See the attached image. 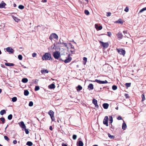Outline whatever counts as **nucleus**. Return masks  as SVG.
Masks as SVG:
<instances>
[{"label":"nucleus","instance_id":"1","mask_svg":"<svg viewBox=\"0 0 146 146\" xmlns=\"http://www.w3.org/2000/svg\"><path fill=\"white\" fill-rule=\"evenodd\" d=\"M43 60H51L52 58L51 54L49 53H46L42 57Z\"/></svg>","mask_w":146,"mask_h":146},{"label":"nucleus","instance_id":"2","mask_svg":"<svg viewBox=\"0 0 146 146\" xmlns=\"http://www.w3.org/2000/svg\"><path fill=\"white\" fill-rule=\"evenodd\" d=\"M60 52L56 51L53 52V56L55 59H58L60 56Z\"/></svg>","mask_w":146,"mask_h":146},{"label":"nucleus","instance_id":"3","mask_svg":"<svg viewBox=\"0 0 146 146\" xmlns=\"http://www.w3.org/2000/svg\"><path fill=\"white\" fill-rule=\"evenodd\" d=\"M58 38V35L55 33H52L50 36L49 39L52 40L53 39H57Z\"/></svg>","mask_w":146,"mask_h":146},{"label":"nucleus","instance_id":"4","mask_svg":"<svg viewBox=\"0 0 146 146\" xmlns=\"http://www.w3.org/2000/svg\"><path fill=\"white\" fill-rule=\"evenodd\" d=\"M54 112L52 110H50L48 112V114L50 115L52 121H54L55 120L54 117Z\"/></svg>","mask_w":146,"mask_h":146},{"label":"nucleus","instance_id":"5","mask_svg":"<svg viewBox=\"0 0 146 146\" xmlns=\"http://www.w3.org/2000/svg\"><path fill=\"white\" fill-rule=\"evenodd\" d=\"M117 50L118 53L120 55H122L124 56L125 54V50L122 48L117 49Z\"/></svg>","mask_w":146,"mask_h":146},{"label":"nucleus","instance_id":"6","mask_svg":"<svg viewBox=\"0 0 146 146\" xmlns=\"http://www.w3.org/2000/svg\"><path fill=\"white\" fill-rule=\"evenodd\" d=\"M99 42L101 44V46L104 48H107L109 46V44L107 42H104L101 41H100Z\"/></svg>","mask_w":146,"mask_h":146},{"label":"nucleus","instance_id":"7","mask_svg":"<svg viewBox=\"0 0 146 146\" xmlns=\"http://www.w3.org/2000/svg\"><path fill=\"white\" fill-rule=\"evenodd\" d=\"M93 82H96L100 84H107L108 83V82L106 80H105L104 81H101L97 79H96L94 81H93Z\"/></svg>","mask_w":146,"mask_h":146},{"label":"nucleus","instance_id":"8","mask_svg":"<svg viewBox=\"0 0 146 146\" xmlns=\"http://www.w3.org/2000/svg\"><path fill=\"white\" fill-rule=\"evenodd\" d=\"M108 116H106L105 117L103 121L104 124L106 125L107 126H108Z\"/></svg>","mask_w":146,"mask_h":146},{"label":"nucleus","instance_id":"9","mask_svg":"<svg viewBox=\"0 0 146 146\" xmlns=\"http://www.w3.org/2000/svg\"><path fill=\"white\" fill-rule=\"evenodd\" d=\"M116 36L119 40L122 39L123 37V35L120 32H119L118 33L116 34Z\"/></svg>","mask_w":146,"mask_h":146},{"label":"nucleus","instance_id":"10","mask_svg":"<svg viewBox=\"0 0 146 146\" xmlns=\"http://www.w3.org/2000/svg\"><path fill=\"white\" fill-rule=\"evenodd\" d=\"M97 101L95 99H93L92 100V103L94 104L95 106V107L96 108H99V106L97 104Z\"/></svg>","mask_w":146,"mask_h":146},{"label":"nucleus","instance_id":"11","mask_svg":"<svg viewBox=\"0 0 146 146\" xmlns=\"http://www.w3.org/2000/svg\"><path fill=\"white\" fill-rule=\"evenodd\" d=\"M6 50L7 52L11 53H13L14 52V50L10 47L7 48Z\"/></svg>","mask_w":146,"mask_h":146},{"label":"nucleus","instance_id":"12","mask_svg":"<svg viewBox=\"0 0 146 146\" xmlns=\"http://www.w3.org/2000/svg\"><path fill=\"white\" fill-rule=\"evenodd\" d=\"M70 55V54H69L68 55L69 57L64 61L65 63H68L71 61L72 60V58L69 57Z\"/></svg>","mask_w":146,"mask_h":146},{"label":"nucleus","instance_id":"13","mask_svg":"<svg viewBox=\"0 0 146 146\" xmlns=\"http://www.w3.org/2000/svg\"><path fill=\"white\" fill-rule=\"evenodd\" d=\"M84 144L82 141L79 140L77 142V146H83Z\"/></svg>","mask_w":146,"mask_h":146},{"label":"nucleus","instance_id":"14","mask_svg":"<svg viewBox=\"0 0 146 146\" xmlns=\"http://www.w3.org/2000/svg\"><path fill=\"white\" fill-rule=\"evenodd\" d=\"M6 5V4L3 1H2L1 3H0V8H4Z\"/></svg>","mask_w":146,"mask_h":146},{"label":"nucleus","instance_id":"15","mask_svg":"<svg viewBox=\"0 0 146 146\" xmlns=\"http://www.w3.org/2000/svg\"><path fill=\"white\" fill-rule=\"evenodd\" d=\"M109 106V104L108 103H105L103 104V106L104 109H107Z\"/></svg>","mask_w":146,"mask_h":146},{"label":"nucleus","instance_id":"16","mask_svg":"<svg viewBox=\"0 0 146 146\" xmlns=\"http://www.w3.org/2000/svg\"><path fill=\"white\" fill-rule=\"evenodd\" d=\"M55 87V85L54 84L52 83L48 86V88L49 89H53Z\"/></svg>","mask_w":146,"mask_h":146},{"label":"nucleus","instance_id":"17","mask_svg":"<svg viewBox=\"0 0 146 146\" xmlns=\"http://www.w3.org/2000/svg\"><path fill=\"white\" fill-rule=\"evenodd\" d=\"M123 122L122 125V129L123 130H125L126 129V128L127 127V125L123 120Z\"/></svg>","mask_w":146,"mask_h":146},{"label":"nucleus","instance_id":"18","mask_svg":"<svg viewBox=\"0 0 146 146\" xmlns=\"http://www.w3.org/2000/svg\"><path fill=\"white\" fill-rule=\"evenodd\" d=\"M88 88H90L89 90H92L94 89V85L92 84H90L88 86Z\"/></svg>","mask_w":146,"mask_h":146},{"label":"nucleus","instance_id":"19","mask_svg":"<svg viewBox=\"0 0 146 146\" xmlns=\"http://www.w3.org/2000/svg\"><path fill=\"white\" fill-rule=\"evenodd\" d=\"M20 126L23 129H25L26 126L23 121H21L20 122Z\"/></svg>","mask_w":146,"mask_h":146},{"label":"nucleus","instance_id":"20","mask_svg":"<svg viewBox=\"0 0 146 146\" xmlns=\"http://www.w3.org/2000/svg\"><path fill=\"white\" fill-rule=\"evenodd\" d=\"M115 23H119L121 24H123V22L122 19H119L117 20V21H116L115 22Z\"/></svg>","mask_w":146,"mask_h":146},{"label":"nucleus","instance_id":"21","mask_svg":"<svg viewBox=\"0 0 146 146\" xmlns=\"http://www.w3.org/2000/svg\"><path fill=\"white\" fill-rule=\"evenodd\" d=\"M5 65L7 66H13L14 64L13 63H5Z\"/></svg>","mask_w":146,"mask_h":146},{"label":"nucleus","instance_id":"22","mask_svg":"<svg viewBox=\"0 0 146 146\" xmlns=\"http://www.w3.org/2000/svg\"><path fill=\"white\" fill-rule=\"evenodd\" d=\"M97 27H98V30H101L102 28V26H99L98 25H97L96 24H95V27L96 29H98V28H97Z\"/></svg>","mask_w":146,"mask_h":146},{"label":"nucleus","instance_id":"23","mask_svg":"<svg viewBox=\"0 0 146 146\" xmlns=\"http://www.w3.org/2000/svg\"><path fill=\"white\" fill-rule=\"evenodd\" d=\"M109 123L111 124L113 121V119L112 117L111 116H109Z\"/></svg>","mask_w":146,"mask_h":146},{"label":"nucleus","instance_id":"24","mask_svg":"<svg viewBox=\"0 0 146 146\" xmlns=\"http://www.w3.org/2000/svg\"><path fill=\"white\" fill-rule=\"evenodd\" d=\"M131 78L133 79H138V77L137 76H134V75L133 74H131Z\"/></svg>","mask_w":146,"mask_h":146},{"label":"nucleus","instance_id":"25","mask_svg":"<svg viewBox=\"0 0 146 146\" xmlns=\"http://www.w3.org/2000/svg\"><path fill=\"white\" fill-rule=\"evenodd\" d=\"M82 88V87L80 85H78L77 87V90L78 91H79Z\"/></svg>","mask_w":146,"mask_h":146},{"label":"nucleus","instance_id":"26","mask_svg":"<svg viewBox=\"0 0 146 146\" xmlns=\"http://www.w3.org/2000/svg\"><path fill=\"white\" fill-rule=\"evenodd\" d=\"M6 111L5 110H1L0 112V114L1 115H3L4 114L6 113Z\"/></svg>","mask_w":146,"mask_h":146},{"label":"nucleus","instance_id":"27","mask_svg":"<svg viewBox=\"0 0 146 146\" xmlns=\"http://www.w3.org/2000/svg\"><path fill=\"white\" fill-rule=\"evenodd\" d=\"M108 135L109 137L111 139H113L115 138V137L114 136L111 135L109 133H108Z\"/></svg>","mask_w":146,"mask_h":146},{"label":"nucleus","instance_id":"28","mask_svg":"<svg viewBox=\"0 0 146 146\" xmlns=\"http://www.w3.org/2000/svg\"><path fill=\"white\" fill-rule=\"evenodd\" d=\"M40 72L41 73H48V71L47 70H41Z\"/></svg>","mask_w":146,"mask_h":146},{"label":"nucleus","instance_id":"29","mask_svg":"<svg viewBox=\"0 0 146 146\" xmlns=\"http://www.w3.org/2000/svg\"><path fill=\"white\" fill-rule=\"evenodd\" d=\"M29 94V92L27 90H25L24 92V94L25 96H27Z\"/></svg>","mask_w":146,"mask_h":146},{"label":"nucleus","instance_id":"30","mask_svg":"<svg viewBox=\"0 0 146 146\" xmlns=\"http://www.w3.org/2000/svg\"><path fill=\"white\" fill-rule=\"evenodd\" d=\"M26 145L29 146H32L33 145V143L31 141H28Z\"/></svg>","mask_w":146,"mask_h":146},{"label":"nucleus","instance_id":"31","mask_svg":"<svg viewBox=\"0 0 146 146\" xmlns=\"http://www.w3.org/2000/svg\"><path fill=\"white\" fill-rule=\"evenodd\" d=\"M22 81L23 82L25 83L28 82V80L26 78H24L22 79Z\"/></svg>","mask_w":146,"mask_h":146},{"label":"nucleus","instance_id":"32","mask_svg":"<svg viewBox=\"0 0 146 146\" xmlns=\"http://www.w3.org/2000/svg\"><path fill=\"white\" fill-rule=\"evenodd\" d=\"M13 19L16 22H18L19 20L17 17H15L13 16Z\"/></svg>","mask_w":146,"mask_h":146},{"label":"nucleus","instance_id":"33","mask_svg":"<svg viewBox=\"0 0 146 146\" xmlns=\"http://www.w3.org/2000/svg\"><path fill=\"white\" fill-rule=\"evenodd\" d=\"M141 97L142 98L141 101H143L145 100V98L144 95V94H142L141 96Z\"/></svg>","mask_w":146,"mask_h":146},{"label":"nucleus","instance_id":"34","mask_svg":"<svg viewBox=\"0 0 146 146\" xmlns=\"http://www.w3.org/2000/svg\"><path fill=\"white\" fill-rule=\"evenodd\" d=\"M117 88V87L115 85H113L112 86V89L113 90H115Z\"/></svg>","mask_w":146,"mask_h":146},{"label":"nucleus","instance_id":"35","mask_svg":"<svg viewBox=\"0 0 146 146\" xmlns=\"http://www.w3.org/2000/svg\"><path fill=\"white\" fill-rule=\"evenodd\" d=\"M12 115L11 114L9 115L8 116V119L9 120H11L12 118Z\"/></svg>","mask_w":146,"mask_h":146},{"label":"nucleus","instance_id":"36","mask_svg":"<svg viewBox=\"0 0 146 146\" xmlns=\"http://www.w3.org/2000/svg\"><path fill=\"white\" fill-rule=\"evenodd\" d=\"M17 100V98L16 97H14L12 99V101L13 102H15Z\"/></svg>","mask_w":146,"mask_h":146},{"label":"nucleus","instance_id":"37","mask_svg":"<svg viewBox=\"0 0 146 146\" xmlns=\"http://www.w3.org/2000/svg\"><path fill=\"white\" fill-rule=\"evenodd\" d=\"M84 13H85V14L87 15H89L90 13H89V11H88V10H85Z\"/></svg>","mask_w":146,"mask_h":146},{"label":"nucleus","instance_id":"38","mask_svg":"<svg viewBox=\"0 0 146 146\" xmlns=\"http://www.w3.org/2000/svg\"><path fill=\"white\" fill-rule=\"evenodd\" d=\"M83 60L84 61V64H85L87 61V58L86 57H84Z\"/></svg>","mask_w":146,"mask_h":146},{"label":"nucleus","instance_id":"39","mask_svg":"<svg viewBox=\"0 0 146 146\" xmlns=\"http://www.w3.org/2000/svg\"><path fill=\"white\" fill-rule=\"evenodd\" d=\"M131 83H126L125 84V85L127 87H129L131 86Z\"/></svg>","mask_w":146,"mask_h":146},{"label":"nucleus","instance_id":"40","mask_svg":"<svg viewBox=\"0 0 146 146\" xmlns=\"http://www.w3.org/2000/svg\"><path fill=\"white\" fill-rule=\"evenodd\" d=\"M18 8L20 9H23L24 8V7L23 5H20L19 6Z\"/></svg>","mask_w":146,"mask_h":146},{"label":"nucleus","instance_id":"41","mask_svg":"<svg viewBox=\"0 0 146 146\" xmlns=\"http://www.w3.org/2000/svg\"><path fill=\"white\" fill-rule=\"evenodd\" d=\"M146 10V7L143 8L142 9L140 10L139 13H142L145 10Z\"/></svg>","mask_w":146,"mask_h":146},{"label":"nucleus","instance_id":"42","mask_svg":"<svg viewBox=\"0 0 146 146\" xmlns=\"http://www.w3.org/2000/svg\"><path fill=\"white\" fill-rule=\"evenodd\" d=\"M18 58L20 60H22L23 58V57L22 55H19L18 56Z\"/></svg>","mask_w":146,"mask_h":146},{"label":"nucleus","instance_id":"43","mask_svg":"<svg viewBox=\"0 0 146 146\" xmlns=\"http://www.w3.org/2000/svg\"><path fill=\"white\" fill-rule=\"evenodd\" d=\"M77 135H73L72 136V138L74 140H76L77 138Z\"/></svg>","mask_w":146,"mask_h":146},{"label":"nucleus","instance_id":"44","mask_svg":"<svg viewBox=\"0 0 146 146\" xmlns=\"http://www.w3.org/2000/svg\"><path fill=\"white\" fill-rule=\"evenodd\" d=\"M33 105V103L32 102H30L29 104V106L30 107H31Z\"/></svg>","mask_w":146,"mask_h":146},{"label":"nucleus","instance_id":"45","mask_svg":"<svg viewBox=\"0 0 146 146\" xmlns=\"http://www.w3.org/2000/svg\"><path fill=\"white\" fill-rule=\"evenodd\" d=\"M4 138L5 140H7V141L9 140V139L7 136H4Z\"/></svg>","mask_w":146,"mask_h":146},{"label":"nucleus","instance_id":"46","mask_svg":"<svg viewBox=\"0 0 146 146\" xmlns=\"http://www.w3.org/2000/svg\"><path fill=\"white\" fill-rule=\"evenodd\" d=\"M1 121H2L3 123H4L5 122V119L4 118L2 117L0 118Z\"/></svg>","mask_w":146,"mask_h":146},{"label":"nucleus","instance_id":"47","mask_svg":"<svg viewBox=\"0 0 146 146\" xmlns=\"http://www.w3.org/2000/svg\"><path fill=\"white\" fill-rule=\"evenodd\" d=\"M111 15V13L108 12L107 13L106 16L107 17L110 16Z\"/></svg>","mask_w":146,"mask_h":146},{"label":"nucleus","instance_id":"48","mask_svg":"<svg viewBox=\"0 0 146 146\" xmlns=\"http://www.w3.org/2000/svg\"><path fill=\"white\" fill-rule=\"evenodd\" d=\"M108 35L109 36H111V32L109 31L107 32Z\"/></svg>","mask_w":146,"mask_h":146},{"label":"nucleus","instance_id":"49","mask_svg":"<svg viewBox=\"0 0 146 146\" xmlns=\"http://www.w3.org/2000/svg\"><path fill=\"white\" fill-rule=\"evenodd\" d=\"M129 11V9L127 7H126L124 9V11H125L126 12H128Z\"/></svg>","mask_w":146,"mask_h":146},{"label":"nucleus","instance_id":"50","mask_svg":"<svg viewBox=\"0 0 146 146\" xmlns=\"http://www.w3.org/2000/svg\"><path fill=\"white\" fill-rule=\"evenodd\" d=\"M68 44L71 46V48H73V49H74V46L72 45L71 43H69Z\"/></svg>","mask_w":146,"mask_h":146},{"label":"nucleus","instance_id":"51","mask_svg":"<svg viewBox=\"0 0 146 146\" xmlns=\"http://www.w3.org/2000/svg\"><path fill=\"white\" fill-rule=\"evenodd\" d=\"M25 130V131L26 134H28L29 133V131L27 129L25 128V129H24Z\"/></svg>","mask_w":146,"mask_h":146},{"label":"nucleus","instance_id":"52","mask_svg":"<svg viewBox=\"0 0 146 146\" xmlns=\"http://www.w3.org/2000/svg\"><path fill=\"white\" fill-rule=\"evenodd\" d=\"M117 119L118 120L122 119V117L120 116H118L117 118Z\"/></svg>","mask_w":146,"mask_h":146},{"label":"nucleus","instance_id":"53","mask_svg":"<svg viewBox=\"0 0 146 146\" xmlns=\"http://www.w3.org/2000/svg\"><path fill=\"white\" fill-rule=\"evenodd\" d=\"M125 96L127 98H129V96H128V94H125Z\"/></svg>","mask_w":146,"mask_h":146},{"label":"nucleus","instance_id":"54","mask_svg":"<svg viewBox=\"0 0 146 146\" xmlns=\"http://www.w3.org/2000/svg\"><path fill=\"white\" fill-rule=\"evenodd\" d=\"M36 55V54L35 53H33L32 54V56L33 57H35Z\"/></svg>","mask_w":146,"mask_h":146},{"label":"nucleus","instance_id":"55","mask_svg":"<svg viewBox=\"0 0 146 146\" xmlns=\"http://www.w3.org/2000/svg\"><path fill=\"white\" fill-rule=\"evenodd\" d=\"M13 143L14 144H15L17 143V141L16 140H14L13 141Z\"/></svg>","mask_w":146,"mask_h":146},{"label":"nucleus","instance_id":"56","mask_svg":"<svg viewBox=\"0 0 146 146\" xmlns=\"http://www.w3.org/2000/svg\"><path fill=\"white\" fill-rule=\"evenodd\" d=\"M123 33L124 34H127V32L126 31H123Z\"/></svg>","mask_w":146,"mask_h":146},{"label":"nucleus","instance_id":"57","mask_svg":"<svg viewBox=\"0 0 146 146\" xmlns=\"http://www.w3.org/2000/svg\"><path fill=\"white\" fill-rule=\"evenodd\" d=\"M71 42H73L74 43L76 44V43L75 42H74V40H72L71 41Z\"/></svg>","mask_w":146,"mask_h":146},{"label":"nucleus","instance_id":"58","mask_svg":"<svg viewBox=\"0 0 146 146\" xmlns=\"http://www.w3.org/2000/svg\"><path fill=\"white\" fill-rule=\"evenodd\" d=\"M49 129L51 131L52 130V126H50Z\"/></svg>","mask_w":146,"mask_h":146},{"label":"nucleus","instance_id":"59","mask_svg":"<svg viewBox=\"0 0 146 146\" xmlns=\"http://www.w3.org/2000/svg\"><path fill=\"white\" fill-rule=\"evenodd\" d=\"M62 146H68V145L66 144H64V143L62 144Z\"/></svg>","mask_w":146,"mask_h":146},{"label":"nucleus","instance_id":"60","mask_svg":"<svg viewBox=\"0 0 146 146\" xmlns=\"http://www.w3.org/2000/svg\"><path fill=\"white\" fill-rule=\"evenodd\" d=\"M64 45L65 46V47H66L67 46V43H64Z\"/></svg>","mask_w":146,"mask_h":146},{"label":"nucleus","instance_id":"61","mask_svg":"<svg viewBox=\"0 0 146 146\" xmlns=\"http://www.w3.org/2000/svg\"><path fill=\"white\" fill-rule=\"evenodd\" d=\"M42 1L44 3H46L47 2V0H42Z\"/></svg>","mask_w":146,"mask_h":146},{"label":"nucleus","instance_id":"62","mask_svg":"<svg viewBox=\"0 0 146 146\" xmlns=\"http://www.w3.org/2000/svg\"><path fill=\"white\" fill-rule=\"evenodd\" d=\"M40 89L39 87L38 86H37V91L39 90Z\"/></svg>","mask_w":146,"mask_h":146},{"label":"nucleus","instance_id":"63","mask_svg":"<svg viewBox=\"0 0 146 146\" xmlns=\"http://www.w3.org/2000/svg\"><path fill=\"white\" fill-rule=\"evenodd\" d=\"M58 44H62V42H61L60 40V41L58 42Z\"/></svg>","mask_w":146,"mask_h":146},{"label":"nucleus","instance_id":"64","mask_svg":"<svg viewBox=\"0 0 146 146\" xmlns=\"http://www.w3.org/2000/svg\"><path fill=\"white\" fill-rule=\"evenodd\" d=\"M36 90H37V89H36V86H35V91H36Z\"/></svg>","mask_w":146,"mask_h":146}]
</instances>
